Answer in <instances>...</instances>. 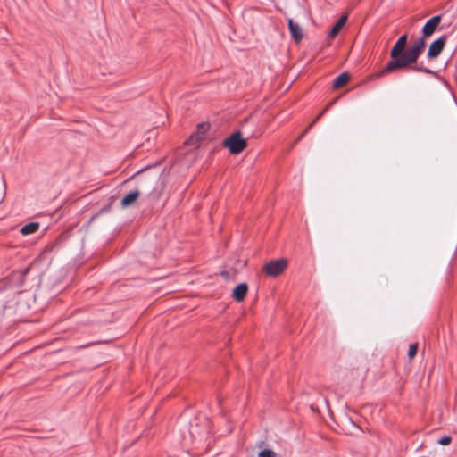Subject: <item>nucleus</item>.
I'll list each match as a JSON object with an SVG mask.
<instances>
[{
    "label": "nucleus",
    "instance_id": "obj_1",
    "mask_svg": "<svg viewBox=\"0 0 457 457\" xmlns=\"http://www.w3.org/2000/svg\"><path fill=\"white\" fill-rule=\"evenodd\" d=\"M426 46L425 37L418 38L413 45L405 51L403 56V70H410L415 72H423L426 74L435 75L436 72L428 68H425L422 63L418 64L417 61L423 53Z\"/></svg>",
    "mask_w": 457,
    "mask_h": 457
},
{
    "label": "nucleus",
    "instance_id": "obj_2",
    "mask_svg": "<svg viewBox=\"0 0 457 457\" xmlns=\"http://www.w3.org/2000/svg\"><path fill=\"white\" fill-rule=\"evenodd\" d=\"M407 34L402 35L390 51L391 60L384 66V68L374 75L375 78H380L387 73L395 72L399 70H403V56L405 54V47L407 45Z\"/></svg>",
    "mask_w": 457,
    "mask_h": 457
},
{
    "label": "nucleus",
    "instance_id": "obj_3",
    "mask_svg": "<svg viewBox=\"0 0 457 457\" xmlns=\"http://www.w3.org/2000/svg\"><path fill=\"white\" fill-rule=\"evenodd\" d=\"M212 428V421L208 417L196 416L189 424V435L196 445H204L209 438Z\"/></svg>",
    "mask_w": 457,
    "mask_h": 457
},
{
    "label": "nucleus",
    "instance_id": "obj_4",
    "mask_svg": "<svg viewBox=\"0 0 457 457\" xmlns=\"http://www.w3.org/2000/svg\"><path fill=\"white\" fill-rule=\"evenodd\" d=\"M30 270V266H28L22 270H15L12 271L7 278L0 282V292L4 291L8 287H15L17 289L24 287Z\"/></svg>",
    "mask_w": 457,
    "mask_h": 457
},
{
    "label": "nucleus",
    "instance_id": "obj_5",
    "mask_svg": "<svg viewBox=\"0 0 457 457\" xmlns=\"http://www.w3.org/2000/svg\"><path fill=\"white\" fill-rule=\"evenodd\" d=\"M211 125L209 122H200L195 126V129L191 133L189 137L185 141L184 145L193 146L197 149L202 143L209 138V131Z\"/></svg>",
    "mask_w": 457,
    "mask_h": 457
},
{
    "label": "nucleus",
    "instance_id": "obj_6",
    "mask_svg": "<svg viewBox=\"0 0 457 457\" xmlns=\"http://www.w3.org/2000/svg\"><path fill=\"white\" fill-rule=\"evenodd\" d=\"M287 266V261L286 259H278L267 262L262 270L267 276L277 277L286 270Z\"/></svg>",
    "mask_w": 457,
    "mask_h": 457
},
{
    "label": "nucleus",
    "instance_id": "obj_7",
    "mask_svg": "<svg viewBox=\"0 0 457 457\" xmlns=\"http://www.w3.org/2000/svg\"><path fill=\"white\" fill-rule=\"evenodd\" d=\"M247 139L242 137L240 130L234 131L230 134V154H238L247 146Z\"/></svg>",
    "mask_w": 457,
    "mask_h": 457
},
{
    "label": "nucleus",
    "instance_id": "obj_8",
    "mask_svg": "<svg viewBox=\"0 0 457 457\" xmlns=\"http://www.w3.org/2000/svg\"><path fill=\"white\" fill-rule=\"evenodd\" d=\"M446 39H447V36L444 35L430 44L428 52L427 54L428 59H435V58L438 57V55L442 53V51L445 46Z\"/></svg>",
    "mask_w": 457,
    "mask_h": 457
},
{
    "label": "nucleus",
    "instance_id": "obj_9",
    "mask_svg": "<svg viewBox=\"0 0 457 457\" xmlns=\"http://www.w3.org/2000/svg\"><path fill=\"white\" fill-rule=\"evenodd\" d=\"M441 21V15H436L430 18L422 28V34L424 37H430Z\"/></svg>",
    "mask_w": 457,
    "mask_h": 457
},
{
    "label": "nucleus",
    "instance_id": "obj_10",
    "mask_svg": "<svg viewBox=\"0 0 457 457\" xmlns=\"http://www.w3.org/2000/svg\"><path fill=\"white\" fill-rule=\"evenodd\" d=\"M140 194L138 189L129 191L121 198L120 206L122 208L131 206L138 199Z\"/></svg>",
    "mask_w": 457,
    "mask_h": 457
},
{
    "label": "nucleus",
    "instance_id": "obj_11",
    "mask_svg": "<svg viewBox=\"0 0 457 457\" xmlns=\"http://www.w3.org/2000/svg\"><path fill=\"white\" fill-rule=\"evenodd\" d=\"M248 292V285L246 283L238 284L232 291V297L237 303H241L245 300Z\"/></svg>",
    "mask_w": 457,
    "mask_h": 457
},
{
    "label": "nucleus",
    "instance_id": "obj_12",
    "mask_svg": "<svg viewBox=\"0 0 457 457\" xmlns=\"http://www.w3.org/2000/svg\"><path fill=\"white\" fill-rule=\"evenodd\" d=\"M288 28L291 37L295 42H300L303 37V29L298 23L295 22L291 18L288 19Z\"/></svg>",
    "mask_w": 457,
    "mask_h": 457
},
{
    "label": "nucleus",
    "instance_id": "obj_13",
    "mask_svg": "<svg viewBox=\"0 0 457 457\" xmlns=\"http://www.w3.org/2000/svg\"><path fill=\"white\" fill-rule=\"evenodd\" d=\"M67 238H68V236L66 234L61 233L60 235H58V237L55 238L54 241L50 242L49 244H47L46 245L45 252H52L55 248L61 247L65 243Z\"/></svg>",
    "mask_w": 457,
    "mask_h": 457
},
{
    "label": "nucleus",
    "instance_id": "obj_14",
    "mask_svg": "<svg viewBox=\"0 0 457 457\" xmlns=\"http://www.w3.org/2000/svg\"><path fill=\"white\" fill-rule=\"evenodd\" d=\"M347 21V15H342L337 21L334 24V26L331 28L328 37L333 38L338 35L340 30L343 29V27L345 25Z\"/></svg>",
    "mask_w": 457,
    "mask_h": 457
},
{
    "label": "nucleus",
    "instance_id": "obj_15",
    "mask_svg": "<svg viewBox=\"0 0 457 457\" xmlns=\"http://www.w3.org/2000/svg\"><path fill=\"white\" fill-rule=\"evenodd\" d=\"M39 229V222L32 221L25 224L21 228L20 232L23 236H28L36 233Z\"/></svg>",
    "mask_w": 457,
    "mask_h": 457
},
{
    "label": "nucleus",
    "instance_id": "obj_16",
    "mask_svg": "<svg viewBox=\"0 0 457 457\" xmlns=\"http://www.w3.org/2000/svg\"><path fill=\"white\" fill-rule=\"evenodd\" d=\"M350 79V75L347 72H343L340 75H338L334 82H333V87L334 88H340L347 84V82Z\"/></svg>",
    "mask_w": 457,
    "mask_h": 457
},
{
    "label": "nucleus",
    "instance_id": "obj_17",
    "mask_svg": "<svg viewBox=\"0 0 457 457\" xmlns=\"http://www.w3.org/2000/svg\"><path fill=\"white\" fill-rule=\"evenodd\" d=\"M335 100L329 103L324 110L313 120V121L306 128V129L298 137L296 142L300 141L305 134L311 129V128L324 115V113L330 108V106L334 104Z\"/></svg>",
    "mask_w": 457,
    "mask_h": 457
},
{
    "label": "nucleus",
    "instance_id": "obj_18",
    "mask_svg": "<svg viewBox=\"0 0 457 457\" xmlns=\"http://www.w3.org/2000/svg\"><path fill=\"white\" fill-rule=\"evenodd\" d=\"M113 199H114V196L111 197L110 202L107 204L104 205L96 213H95L91 217L89 221L92 222L94 220L97 219L100 215L109 212L112 210Z\"/></svg>",
    "mask_w": 457,
    "mask_h": 457
},
{
    "label": "nucleus",
    "instance_id": "obj_19",
    "mask_svg": "<svg viewBox=\"0 0 457 457\" xmlns=\"http://www.w3.org/2000/svg\"><path fill=\"white\" fill-rule=\"evenodd\" d=\"M277 453L270 449H264L259 452L258 457H276Z\"/></svg>",
    "mask_w": 457,
    "mask_h": 457
},
{
    "label": "nucleus",
    "instance_id": "obj_20",
    "mask_svg": "<svg viewBox=\"0 0 457 457\" xmlns=\"http://www.w3.org/2000/svg\"><path fill=\"white\" fill-rule=\"evenodd\" d=\"M417 351H418V344H416V343L411 344L409 345V349H408V357L410 359H412L417 354Z\"/></svg>",
    "mask_w": 457,
    "mask_h": 457
},
{
    "label": "nucleus",
    "instance_id": "obj_21",
    "mask_svg": "<svg viewBox=\"0 0 457 457\" xmlns=\"http://www.w3.org/2000/svg\"><path fill=\"white\" fill-rule=\"evenodd\" d=\"M246 264V260L245 259H243V260H237V262L235 263V271L237 272L238 270H240L243 267H245Z\"/></svg>",
    "mask_w": 457,
    "mask_h": 457
},
{
    "label": "nucleus",
    "instance_id": "obj_22",
    "mask_svg": "<svg viewBox=\"0 0 457 457\" xmlns=\"http://www.w3.org/2000/svg\"><path fill=\"white\" fill-rule=\"evenodd\" d=\"M451 441H452L451 436H443L442 438H440L438 443L441 445H448L451 443Z\"/></svg>",
    "mask_w": 457,
    "mask_h": 457
},
{
    "label": "nucleus",
    "instance_id": "obj_23",
    "mask_svg": "<svg viewBox=\"0 0 457 457\" xmlns=\"http://www.w3.org/2000/svg\"><path fill=\"white\" fill-rule=\"evenodd\" d=\"M221 145L224 148L228 149V136L225 137L221 142Z\"/></svg>",
    "mask_w": 457,
    "mask_h": 457
},
{
    "label": "nucleus",
    "instance_id": "obj_24",
    "mask_svg": "<svg viewBox=\"0 0 457 457\" xmlns=\"http://www.w3.org/2000/svg\"><path fill=\"white\" fill-rule=\"evenodd\" d=\"M221 276L224 277L225 278H228V270H222L221 271Z\"/></svg>",
    "mask_w": 457,
    "mask_h": 457
},
{
    "label": "nucleus",
    "instance_id": "obj_25",
    "mask_svg": "<svg viewBox=\"0 0 457 457\" xmlns=\"http://www.w3.org/2000/svg\"><path fill=\"white\" fill-rule=\"evenodd\" d=\"M337 411H338V413H339V414L344 415V412H343L342 408L337 407Z\"/></svg>",
    "mask_w": 457,
    "mask_h": 457
},
{
    "label": "nucleus",
    "instance_id": "obj_26",
    "mask_svg": "<svg viewBox=\"0 0 457 457\" xmlns=\"http://www.w3.org/2000/svg\"><path fill=\"white\" fill-rule=\"evenodd\" d=\"M326 407H327V409H328L329 411H331V412H332V409H331V407L329 406L328 402H326Z\"/></svg>",
    "mask_w": 457,
    "mask_h": 457
}]
</instances>
